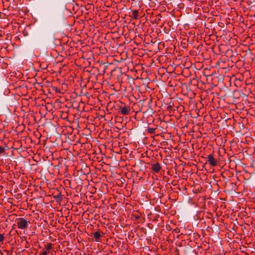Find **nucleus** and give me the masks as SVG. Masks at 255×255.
Listing matches in <instances>:
<instances>
[{"label": "nucleus", "instance_id": "6e6552de", "mask_svg": "<svg viewBox=\"0 0 255 255\" xmlns=\"http://www.w3.org/2000/svg\"><path fill=\"white\" fill-rule=\"evenodd\" d=\"M207 162L211 166H215L217 165V160L215 159L212 154H209L207 156Z\"/></svg>", "mask_w": 255, "mask_h": 255}, {"label": "nucleus", "instance_id": "c85d7f7f", "mask_svg": "<svg viewBox=\"0 0 255 255\" xmlns=\"http://www.w3.org/2000/svg\"><path fill=\"white\" fill-rule=\"evenodd\" d=\"M13 248H12L11 250L9 251V253L10 252V254H11L13 252Z\"/></svg>", "mask_w": 255, "mask_h": 255}, {"label": "nucleus", "instance_id": "39448f33", "mask_svg": "<svg viewBox=\"0 0 255 255\" xmlns=\"http://www.w3.org/2000/svg\"><path fill=\"white\" fill-rule=\"evenodd\" d=\"M121 105L118 109V113L123 115H128L129 114L130 109L129 106L126 105L125 104L121 103Z\"/></svg>", "mask_w": 255, "mask_h": 255}, {"label": "nucleus", "instance_id": "f704fd0d", "mask_svg": "<svg viewBox=\"0 0 255 255\" xmlns=\"http://www.w3.org/2000/svg\"><path fill=\"white\" fill-rule=\"evenodd\" d=\"M77 39L78 41H82V39H79L78 38H77Z\"/></svg>", "mask_w": 255, "mask_h": 255}, {"label": "nucleus", "instance_id": "4be33fe9", "mask_svg": "<svg viewBox=\"0 0 255 255\" xmlns=\"http://www.w3.org/2000/svg\"><path fill=\"white\" fill-rule=\"evenodd\" d=\"M4 234H0V242H2L3 240H4Z\"/></svg>", "mask_w": 255, "mask_h": 255}, {"label": "nucleus", "instance_id": "ea45409f", "mask_svg": "<svg viewBox=\"0 0 255 255\" xmlns=\"http://www.w3.org/2000/svg\"><path fill=\"white\" fill-rule=\"evenodd\" d=\"M2 36V35L1 34V33L0 34V36Z\"/></svg>", "mask_w": 255, "mask_h": 255}, {"label": "nucleus", "instance_id": "b1692460", "mask_svg": "<svg viewBox=\"0 0 255 255\" xmlns=\"http://www.w3.org/2000/svg\"><path fill=\"white\" fill-rule=\"evenodd\" d=\"M54 198L56 199V200H61L62 198H61V194H59V195H57L56 196H55Z\"/></svg>", "mask_w": 255, "mask_h": 255}, {"label": "nucleus", "instance_id": "f3484780", "mask_svg": "<svg viewBox=\"0 0 255 255\" xmlns=\"http://www.w3.org/2000/svg\"><path fill=\"white\" fill-rule=\"evenodd\" d=\"M174 104L172 102H170L167 107V110L168 111H170L172 110V107H173Z\"/></svg>", "mask_w": 255, "mask_h": 255}, {"label": "nucleus", "instance_id": "2f4dec72", "mask_svg": "<svg viewBox=\"0 0 255 255\" xmlns=\"http://www.w3.org/2000/svg\"><path fill=\"white\" fill-rule=\"evenodd\" d=\"M254 35V37L255 38V33H254L252 34V37H253Z\"/></svg>", "mask_w": 255, "mask_h": 255}, {"label": "nucleus", "instance_id": "a211bd4d", "mask_svg": "<svg viewBox=\"0 0 255 255\" xmlns=\"http://www.w3.org/2000/svg\"><path fill=\"white\" fill-rule=\"evenodd\" d=\"M5 148L4 147H1L0 146V155L1 154H4L5 151Z\"/></svg>", "mask_w": 255, "mask_h": 255}, {"label": "nucleus", "instance_id": "9b49d317", "mask_svg": "<svg viewBox=\"0 0 255 255\" xmlns=\"http://www.w3.org/2000/svg\"><path fill=\"white\" fill-rule=\"evenodd\" d=\"M129 33H126L125 35H124V33H122V35H123V37L120 36L119 38L122 39H124L125 43L126 41L127 42H129L132 40L131 37H129Z\"/></svg>", "mask_w": 255, "mask_h": 255}, {"label": "nucleus", "instance_id": "0eeeda50", "mask_svg": "<svg viewBox=\"0 0 255 255\" xmlns=\"http://www.w3.org/2000/svg\"><path fill=\"white\" fill-rule=\"evenodd\" d=\"M161 169V165L158 162H156L155 163H153V162H152L151 164V169L153 173H158Z\"/></svg>", "mask_w": 255, "mask_h": 255}, {"label": "nucleus", "instance_id": "ddd939ff", "mask_svg": "<svg viewBox=\"0 0 255 255\" xmlns=\"http://www.w3.org/2000/svg\"><path fill=\"white\" fill-rule=\"evenodd\" d=\"M53 248V244L51 243H47L44 245V248L43 249L46 250L47 251H51Z\"/></svg>", "mask_w": 255, "mask_h": 255}, {"label": "nucleus", "instance_id": "dca6fc26", "mask_svg": "<svg viewBox=\"0 0 255 255\" xmlns=\"http://www.w3.org/2000/svg\"><path fill=\"white\" fill-rule=\"evenodd\" d=\"M155 128H148L147 129V131L148 132L151 133V134H154L155 132Z\"/></svg>", "mask_w": 255, "mask_h": 255}, {"label": "nucleus", "instance_id": "c756f323", "mask_svg": "<svg viewBox=\"0 0 255 255\" xmlns=\"http://www.w3.org/2000/svg\"><path fill=\"white\" fill-rule=\"evenodd\" d=\"M188 34L190 35V36L192 35H194L195 34V33H190V32H189Z\"/></svg>", "mask_w": 255, "mask_h": 255}, {"label": "nucleus", "instance_id": "72a5a7b5", "mask_svg": "<svg viewBox=\"0 0 255 255\" xmlns=\"http://www.w3.org/2000/svg\"><path fill=\"white\" fill-rule=\"evenodd\" d=\"M219 62L222 63V64H224L225 63V62L223 61H221V62Z\"/></svg>", "mask_w": 255, "mask_h": 255}, {"label": "nucleus", "instance_id": "a878e982", "mask_svg": "<svg viewBox=\"0 0 255 255\" xmlns=\"http://www.w3.org/2000/svg\"><path fill=\"white\" fill-rule=\"evenodd\" d=\"M226 53L227 54H230V53H232V51L231 50H226Z\"/></svg>", "mask_w": 255, "mask_h": 255}, {"label": "nucleus", "instance_id": "5701e85b", "mask_svg": "<svg viewBox=\"0 0 255 255\" xmlns=\"http://www.w3.org/2000/svg\"><path fill=\"white\" fill-rule=\"evenodd\" d=\"M131 216L132 217H134L136 219H139L140 218V216L139 215H135V214H131Z\"/></svg>", "mask_w": 255, "mask_h": 255}, {"label": "nucleus", "instance_id": "20e7f679", "mask_svg": "<svg viewBox=\"0 0 255 255\" xmlns=\"http://www.w3.org/2000/svg\"><path fill=\"white\" fill-rule=\"evenodd\" d=\"M111 77L113 78L116 77L117 81L119 83H123L122 77L123 73L119 69L115 68L111 72Z\"/></svg>", "mask_w": 255, "mask_h": 255}, {"label": "nucleus", "instance_id": "412c9836", "mask_svg": "<svg viewBox=\"0 0 255 255\" xmlns=\"http://www.w3.org/2000/svg\"><path fill=\"white\" fill-rule=\"evenodd\" d=\"M138 106L139 107L141 106V108L139 109V111H141L142 108L143 107V102H139L138 103Z\"/></svg>", "mask_w": 255, "mask_h": 255}, {"label": "nucleus", "instance_id": "bb28decb", "mask_svg": "<svg viewBox=\"0 0 255 255\" xmlns=\"http://www.w3.org/2000/svg\"><path fill=\"white\" fill-rule=\"evenodd\" d=\"M3 252L5 253V255H8L9 251L7 250H4Z\"/></svg>", "mask_w": 255, "mask_h": 255}, {"label": "nucleus", "instance_id": "9d476101", "mask_svg": "<svg viewBox=\"0 0 255 255\" xmlns=\"http://www.w3.org/2000/svg\"><path fill=\"white\" fill-rule=\"evenodd\" d=\"M94 238L95 240L97 242H101V234L100 231H96L93 234Z\"/></svg>", "mask_w": 255, "mask_h": 255}, {"label": "nucleus", "instance_id": "f03ea898", "mask_svg": "<svg viewBox=\"0 0 255 255\" xmlns=\"http://www.w3.org/2000/svg\"><path fill=\"white\" fill-rule=\"evenodd\" d=\"M200 37L202 38L203 36H205L204 41L212 40L213 41L218 42L220 41V35L216 34V33H212L210 34H206V33H200Z\"/></svg>", "mask_w": 255, "mask_h": 255}, {"label": "nucleus", "instance_id": "f8f14e48", "mask_svg": "<svg viewBox=\"0 0 255 255\" xmlns=\"http://www.w3.org/2000/svg\"><path fill=\"white\" fill-rule=\"evenodd\" d=\"M130 16L132 18L134 19H138L139 18L138 11L137 10H134L132 12V13Z\"/></svg>", "mask_w": 255, "mask_h": 255}, {"label": "nucleus", "instance_id": "c9c22d12", "mask_svg": "<svg viewBox=\"0 0 255 255\" xmlns=\"http://www.w3.org/2000/svg\"><path fill=\"white\" fill-rule=\"evenodd\" d=\"M221 66H222V68H226V67H224V65H221Z\"/></svg>", "mask_w": 255, "mask_h": 255}, {"label": "nucleus", "instance_id": "1a4fd4ad", "mask_svg": "<svg viewBox=\"0 0 255 255\" xmlns=\"http://www.w3.org/2000/svg\"><path fill=\"white\" fill-rule=\"evenodd\" d=\"M103 33L100 32L95 33L93 36L95 38H97V40H99L100 42H104V40L106 39V36L104 35L103 36Z\"/></svg>", "mask_w": 255, "mask_h": 255}, {"label": "nucleus", "instance_id": "423d86ee", "mask_svg": "<svg viewBox=\"0 0 255 255\" xmlns=\"http://www.w3.org/2000/svg\"><path fill=\"white\" fill-rule=\"evenodd\" d=\"M220 35V40L223 41L225 43H228L231 39L232 36L228 35L229 33H216Z\"/></svg>", "mask_w": 255, "mask_h": 255}, {"label": "nucleus", "instance_id": "4468645a", "mask_svg": "<svg viewBox=\"0 0 255 255\" xmlns=\"http://www.w3.org/2000/svg\"><path fill=\"white\" fill-rule=\"evenodd\" d=\"M107 67H108V65L106 63H104L100 66L99 68L100 69L103 70L102 71V72H103V74H104L106 72V69L107 68Z\"/></svg>", "mask_w": 255, "mask_h": 255}, {"label": "nucleus", "instance_id": "58836bf2", "mask_svg": "<svg viewBox=\"0 0 255 255\" xmlns=\"http://www.w3.org/2000/svg\"><path fill=\"white\" fill-rule=\"evenodd\" d=\"M190 38V36L188 37L187 41H189V39Z\"/></svg>", "mask_w": 255, "mask_h": 255}, {"label": "nucleus", "instance_id": "6ab92c4d", "mask_svg": "<svg viewBox=\"0 0 255 255\" xmlns=\"http://www.w3.org/2000/svg\"><path fill=\"white\" fill-rule=\"evenodd\" d=\"M52 89L57 93H61V90L60 89L56 87L53 86L52 87Z\"/></svg>", "mask_w": 255, "mask_h": 255}, {"label": "nucleus", "instance_id": "e433bc0d", "mask_svg": "<svg viewBox=\"0 0 255 255\" xmlns=\"http://www.w3.org/2000/svg\"><path fill=\"white\" fill-rule=\"evenodd\" d=\"M175 252L178 253L179 252V250L178 249H177L176 251H175Z\"/></svg>", "mask_w": 255, "mask_h": 255}, {"label": "nucleus", "instance_id": "cd10ccee", "mask_svg": "<svg viewBox=\"0 0 255 255\" xmlns=\"http://www.w3.org/2000/svg\"><path fill=\"white\" fill-rule=\"evenodd\" d=\"M22 34L24 36H25L28 35V33L23 32V33H22Z\"/></svg>", "mask_w": 255, "mask_h": 255}, {"label": "nucleus", "instance_id": "4c0bfd02", "mask_svg": "<svg viewBox=\"0 0 255 255\" xmlns=\"http://www.w3.org/2000/svg\"><path fill=\"white\" fill-rule=\"evenodd\" d=\"M79 36L81 37V36L80 35H76V37H79Z\"/></svg>", "mask_w": 255, "mask_h": 255}, {"label": "nucleus", "instance_id": "393cba45", "mask_svg": "<svg viewBox=\"0 0 255 255\" xmlns=\"http://www.w3.org/2000/svg\"><path fill=\"white\" fill-rule=\"evenodd\" d=\"M82 35H83V37L85 39V36H89V35H88L87 34V33H81ZM85 39H84L83 40H84Z\"/></svg>", "mask_w": 255, "mask_h": 255}, {"label": "nucleus", "instance_id": "f257e3e1", "mask_svg": "<svg viewBox=\"0 0 255 255\" xmlns=\"http://www.w3.org/2000/svg\"><path fill=\"white\" fill-rule=\"evenodd\" d=\"M151 33H144L143 35H135V37L134 39L135 41H142L146 44H149V43H154L157 41V37H154V34H153L152 36L150 34ZM154 34V33H152Z\"/></svg>", "mask_w": 255, "mask_h": 255}, {"label": "nucleus", "instance_id": "aec40b11", "mask_svg": "<svg viewBox=\"0 0 255 255\" xmlns=\"http://www.w3.org/2000/svg\"><path fill=\"white\" fill-rule=\"evenodd\" d=\"M165 40L166 41H173L174 40V37L173 36H171L170 37H167L165 38Z\"/></svg>", "mask_w": 255, "mask_h": 255}, {"label": "nucleus", "instance_id": "473e14b6", "mask_svg": "<svg viewBox=\"0 0 255 255\" xmlns=\"http://www.w3.org/2000/svg\"><path fill=\"white\" fill-rule=\"evenodd\" d=\"M199 35V33H197V40H198V38H199V37L198 36Z\"/></svg>", "mask_w": 255, "mask_h": 255}, {"label": "nucleus", "instance_id": "7c9ffc66", "mask_svg": "<svg viewBox=\"0 0 255 255\" xmlns=\"http://www.w3.org/2000/svg\"><path fill=\"white\" fill-rule=\"evenodd\" d=\"M224 46L223 45H220V46H219V49H220H220H221V47H224Z\"/></svg>", "mask_w": 255, "mask_h": 255}, {"label": "nucleus", "instance_id": "7ed1b4c3", "mask_svg": "<svg viewBox=\"0 0 255 255\" xmlns=\"http://www.w3.org/2000/svg\"><path fill=\"white\" fill-rule=\"evenodd\" d=\"M16 223L18 228L22 230L28 228L29 221L23 218H19L16 219Z\"/></svg>", "mask_w": 255, "mask_h": 255}, {"label": "nucleus", "instance_id": "2eb2a0df", "mask_svg": "<svg viewBox=\"0 0 255 255\" xmlns=\"http://www.w3.org/2000/svg\"><path fill=\"white\" fill-rule=\"evenodd\" d=\"M50 251H47L46 250H45L44 251H42L39 253V255H48V254L50 253Z\"/></svg>", "mask_w": 255, "mask_h": 255}]
</instances>
